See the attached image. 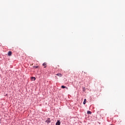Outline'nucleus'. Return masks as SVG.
Returning a JSON list of instances; mask_svg holds the SVG:
<instances>
[{"label":"nucleus","mask_w":125,"mask_h":125,"mask_svg":"<svg viewBox=\"0 0 125 125\" xmlns=\"http://www.w3.org/2000/svg\"><path fill=\"white\" fill-rule=\"evenodd\" d=\"M50 118H48L47 120L46 121V123H47L48 124L50 123Z\"/></svg>","instance_id":"obj_1"},{"label":"nucleus","mask_w":125,"mask_h":125,"mask_svg":"<svg viewBox=\"0 0 125 125\" xmlns=\"http://www.w3.org/2000/svg\"><path fill=\"white\" fill-rule=\"evenodd\" d=\"M12 54V52L11 51H9L8 53V56H11V55Z\"/></svg>","instance_id":"obj_2"},{"label":"nucleus","mask_w":125,"mask_h":125,"mask_svg":"<svg viewBox=\"0 0 125 125\" xmlns=\"http://www.w3.org/2000/svg\"><path fill=\"white\" fill-rule=\"evenodd\" d=\"M61 88H66V89H68V87H66V86H64V85H62V86H61Z\"/></svg>","instance_id":"obj_3"},{"label":"nucleus","mask_w":125,"mask_h":125,"mask_svg":"<svg viewBox=\"0 0 125 125\" xmlns=\"http://www.w3.org/2000/svg\"><path fill=\"white\" fill-rule=\"evenodd\" d=\"M31 81H36V77H32L31 78Z\"/></svg>","instance_id":"obj_4"},{"label":"nucleus","mask_w":125,"mask_h":125,"mask_svg":"<svg viewBox=\"0 0 125 125\" xmlns=\"http://www.w3.org/2000/svg\"><path fill=\"white\" fill-rule=\"evenodd\" d=\"M87 114L88 115H91L92 112H91V111H87Z\"/></svg>","instance_id":"obj_5"},{"label":"nucleus","mask_w":125,"mask_h":125,"mask_svg":"<svg viewBox=\"0 0 125 125\" xmlns=\"http://www.w3.org/2000/svg\"><path fill=\"white\" fill-rule=\"evenodd\" d=\"M86 103V99H84V101H83V104H84V105H85V104Z\"/></svg>","instance_id":"obj_6"},{"label":"nucleus","mask_w":125,"mask_h":125,"mask_svg":"<svg viewBox=\"0 0 125 125\" xmlns=\"http://www.w3.org/2000/svg\"><path fill=\"white\" fill-rule=\"evenodd\" d=\"M57 76L58 77H62V74L61 73H58L57 74Z\"/></svg>","instance_id":"obj_7"},{"label":"nucleus","mask_w":125,"mask_h":125,"mask_svg":"<svg viewBox=\"0 0 125 125\" xmlns=\"http://www.w3.org/2000/svg\"><path fill=\"white\" fill-rule=\"evenodd\" d=\"M56 125H60V121H58L56 123Z\"/></svg>","instance_id":"obj_8"},{"label":"nucleus","mask_w":125,"mask_h":125,"mask_svg":"<svg viewBox=\"0 0 125 125\" xmlns=\"http://www.w3.org/2000/svg\"><path fill=\"white\" fill-rule=\"evenodd\" d=\"M46 63L45 62H44L43 64H42V66H44V68H46Z\"/></svg>","instance_id":"obj_9"},{"label":"nucleus","mask_w":125,"mask_h":125,"mask_svg":"<svg viewBox=\"0 0 125 125\" xmlns=\"http://www.w3.org/2000/svg\"><path fill=\"white\" fill-rule=\"evenodd\" d=\"M33 68H35V69H37V68H39V66H33Z\"/></svg>","instance_id":"obj_10"}]
</instances>
